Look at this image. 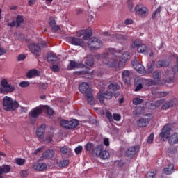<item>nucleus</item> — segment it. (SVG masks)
<instances>
[{
  "label": "nucleus",
  "instance_id": "nucleus-1",
  "mask_svg": "<svg viewBox=\"0 0 178 178\" xmlns=\"http://www.w3.org/2000/svg\"><path fill=\"white\" fill-rule=\"evenodd\" d=\"M120 52H122V50H115L114 48L108 49L101 56V58L103 59V63L110 67H115L116 65L120 69L121 67H124V65H126L127 62L126 60H123V58H120L118 61V59H113L112 57H111V55L120 54Z\"/></svg>",
  "mask_w": 178,
  "mask_h": 178
},
{
  "label": "nucleus",
  "instance_id": "nucleus-2",
  "mask_svg": "<svg viewBox=\"0 0 178 178\" xmlns=\"http://www.w3.org/2000/svg\"><path fill=\"white\" fill-rule=\"evenodd\" d=\"M79 90L81 94H84L89 105L94 104V96H92V91L90 88V85L87 82H83L79 86Z\"/></svg>",
  "mask_w": 178,
  "mask_h": 178
},
{
  "label": "nucleus",
  "instance_id": "nucleus-3",
  "mask_svg": "<svg viewBox=\"0 0 178 178\" xmlns=\"http://www.w3.org/2000/svg\"><path fill=\"white\" fill-rule=\"evenodd\" d=\"M19 108V102L17 101H13L11 97L5 96L3 100V109L10 112V111H16Z\"/></svg>",
  "mask_w": 178,
  "mask_h": 178
},
{
  "label": "nucleus",
  "instance_id": "nucleus-4",
  "mask_svg": "<svg viewBox=\"0 0 178 178\" xmlns=\"http://www.w3.org/2000/svg\"><path fill=\"white\" fill-rule=\"evenodd\" d=\"M47 47V42H42L41 43H38L35 44V43H32L29 46V49L31 52V54H33V55H35L36 56H40L41 55V49L43 48H46Z\"/></svg>",
  "mask_w": 178,
  "mask_h": 178
},
{
  "label": "nucleus",
  "instance_id": "nucleus-5",
  "mask_svg": "<svg viewBox=\"0 0 178 178\" xmlns=\"http://www.w3.org/2000/svg\"><path fill=\"white\" fill-rule=\"evenodd\" d=\"M89 49L91 51H95L99 49L102 47V41L97 38H91L88 42Z\"/></svg>",
  "mask_w": 178,
  "mask_h": 178
},
{
  "label": "nucleus",
  "instance_id": "nucleus-6",
  "mask_svg": "<svg viewBox=\"0 0 178 178\" xmlns=\"http://www.w3.org/2000/svg\"><path fill=\"white\" fill-rule=\"evenodd\" d=\"M146 117L141 118L137 121L138 127H147L149 124V122L154 119V116L152 113H147L145 115Z\"/></svg>",
  "mask_w": 178,
  "mask_h": 178
},
{
  "label": "nucleus",
  "instance_id": "nucleus-7",
  "mask_svg": "<svg viewBox=\"0 0 178 178\" xmlns=\"http://www.w3.org/2000/svg\"><path fill=\"white\" fill-rule=\"evenodd\" d=\"M111 41H118L120 44L123 45L127 43V40H129V36L127 35H122L119 33L112 34L109 35L108 38Z\"/></svg>",
  "mask_w": 178,
  "mask_h": 178
},
{
  "label": "nucleus",
  "instance_id": "nucleus-8",
  "mask_svg": "<svg viewBox=\"0 0 178 178\" xmlns=\"http://www.w3.org/2000/svg\"><path fill=\"white\" fill-rule=\"evenodd\" d=\"M170 130H172V124H167L165 126H164L161 129V133L159 134L161 140H163V141H166V140L169 138V136H170Z\"/></svg>",
  "mask_w": 178,
  "mask_h": 178
},
{
  "label": "nucleus",
  "instance_id": "nucleus-9",
  "mask_svg": "<svg viewBox=\"0 0 178 178\" xmlns=\"http://www.w3.org/2000/svg\"><path fill=\"white\" fill-rule=\"evenodd\" d=\"M135 13L140 17H147L148 16V8L143 4H139L135 7Z\"/></svg>",
  "mask_w": 178,
  "mask_h": 178
},
{
  "label": "nucleus",
  "instance_id": "nucleus-10",
  "mask_svg": "<svg viewBox=\"0 0 178 178\" xmlns=\"http://www.w3.org/2000/svg\"><path fill=\"white\" fill-rule=\"evenodd\" d=\"M97 99L101 104H104V99H112V93L108 90H102L97 94Z\"/></svg>",
  "mask_w": 178,
  "mask_h": 178
},
{
  "label": "nucleus",
  "instance_id": "nucleus-11",
  "mask_svg": "<svg viewBox=\"0 0 178 178\" xmlns=\"http://www.w3.org/2000/svg\"><path fill=\"white\" fill-rule=\"evenodd\" d=\"M132 48H137L138 52L139 54H147L148 51V47L145 44L140 43L138 40L134 41L131 44Z\"/></svg>",
  "mask_w": 178,
  "mask_h": 178
},
{
  "label": "nucleus",
  "instance_id": "nucleus-12",
  "mask_svg": "<svg viewBox=\"0 0 178 178\" xmlns=\"http://www.w3.org/2000/svg\"><path fill=\"white\" fill-rule=\"evenodd\" d=\"M43 112V108L42 106H39L38 107H35L33 108L30 112H29V116L32 118L33 119H37L41 113Z\"/></svg>",
  "mask_w": 178,
  "mask_h": 178
},
{
  "label": "nucleus",
  "instance_id": "nucleus-13",
  "mask_svg": "<svg viewBox=\"0 0 178 178\" xmlns=\"http://www.w3.org/2000/svg\"><path fill=\"white\" fill-rule=\"evenodd\" d=\"M1 85L4 88L6 92H13L15 90L13 86L9 84L6 79L1 80Z\"/></svg>",
  "mask_w": 178,
  "mask_h": 178
},
{
  "label": "nucleus",
  "instance_id": "nucleus-14",
  "mask_svg": "<svg viewBox=\"0 0 178 178\" xmlns=\"http://www.w3.org/2000/svg\"><path fill=\"white\" fill-rule=\"evenodd\" d=\"M132 66L136 72H138L140 74H143L145 72V67L141 65V63H139V62L137 60H134L132 61Z\"/></svg>",
  "mask_w": 178,
  "mask_h": 178
},
{
  "label": "nucleus",
  "instance_id": "nucleus-15",
  "mask_svg": "<svg viewBox=\"0 0 178 178\" xmlns=\"http://www.w3.org/2000/svg\"><path fill=\"white\" fill-rule=\"evenodd\" d=\"M178 104L177 99H172L170 101L166 102L161 107L163 111H166L172 106H176Z\"/></svg>",
  "mask_w": 178,
  "mask_h": 178
},
{
  "label": "nucleus",
  "instance_id": "nucleus-16",
  "mask_svg": "<svg viewBox=\"0 0 178 178\" xmlns=\"http://www.w3.org/2000/svg\"><path fill=\"white\" fill-rule=\"evenodd\" d=\"M48 165L45 163H35L33 165V169L37 172H45Z\"/></svg>",
  "mask_w": 178,
  "mask_h": 178
},
{
  "label": "nucleus",
  "instance_id": "nucleus-17",
  "mask_svg": "<svg viewBox=\"0 0 178 178\" xmlns=\"http://www.w3.org/2000/svg\"><path fill=\"white\" fill-rule=\"evenodd\" d=\"M122 79L125 84H130L131 79L130 72L127 70L122 71Z\"/></svg>",
  "mask_w": 178,
  "mask_h": 178
},
{
  "label": "nucleus",
  "instance_id": "nucleus-18",
  "mask_svg": "<svg viewBox=\"0 0 178 178\" xmlns=\"http://www.w3.org/2000/svg\"><path fill=\"white\" fill-rule=\"evenodd\" d=\"M71 44L76 47H83L84 45V40L82 38L71 37Z\"/></svg>",
  "mask_w": 178,
  "mask_h": 178
},
{
  "label": "nucleus",
  "instance_id": "nucleus-19",
  "mask_svg": "<svg viewBox=\"0 0 178 178\" xmlns=\"http://www.w3.org/2000/svg\"><path fill=\"white\" fill-rule=\"evenodd\" d=\"M136 152H138V146L131 147L126 152L127 156L129 158H133Z\"/></svg>",
  "mask_w": 178,
  "mask_h": 178
},
{
  "label": "nucleus",
  "instance_id": "nucleus-20",
  "mask_svg": "<svg viewBox=\"0 0 178 178\" xmlns=\"http://www.w3.org/2000/svg\"><path fill=\"white\" fill-rule=\"evenodd\" d=\"M47 60L50 63H56V62L59 61V58L55 53L49 52L47 54Z\"/></svg>",
  "mask_w": 178,
  "mask_h": 178
},
{
  "label": "nucleus",
  "instance_id": "nucleus-21",
  "mask_svg": "<svg viewBox=\"0 0 178 178\" xmlns=\"http://www.w3.org/2000/svg\"><path fill=\"white\" fill-rule=\"evenodd\" d=\"M40 72L35 69H32L27 72L26 78L27 79H33L34 77H39Z\"/></svg>",
  "mask_w": 178,
  "mask_h": 178
},
{
  "label": "nucleus",
  "instance_id": "nucleus-22",
  "mask_svg": "<svg viewBox=\"0 0 178 178\" xmlns=\"http://www.w3.org/2000/svg\"><path fill=\"white\" fill-rule=\"evenodd\" d=\"M102 149H104V146L102 145H98L97 147H93L92 155H93V156H99Z\"/></svg>",
  "mask_w": 178,
  "mask_h": 178
},
{
  "label": "nucleus",
  "instance_id": "nucleus-23",
  "mask_svg": "<svg viewBox=\"0 0 178 178\" xmlns=\"http://www.w3.org/2000/svg\"><path fill=\"white\" fill-rule=\"evenodd\" d=\"M54 155L55 151L52 149H48L42 154V159H51V158H54Z\"/></svg>",
  "mask_w": 178,
  "mask_h": 178
},
{
  "label": "nucleus",
  "instance_id": "nucleus-24",
  "mask_svg": "<svg viewBox=\"0 0 178 178\" xmlns=\"http://www.w3.org/2000/svg\"><path fill=\"white\" fill-rule=\"evenodd\" d=\"M165 102V99H160V100H157L156 102H153L150 104V109H152V111H155V109H156V108H159V106H161V105H162V104H164Z\"/></svg>",
  "mask_w": 178,
  "mask_h": 178
},
{
  "label": "nucleus",
  "instance_id": "nucleus-25",
  "mask_svg": "<svg viewBox=\"0 0 178 178\" xmlns=\"http://www.w3.org/2000/svg\"><path fill=\"white\" fill-rule=\"evenodd\" d=\"M162 77V73L159 70H156L153 72V80L156 84L161 81Z\"/></svg>",
  "mask_w": 178,
  "mask_h": 178
},
{
  "label": "nucleus",
  "instance_id": "nucleus-26",
  "mask_svg": "<svg viewBox=\"0 0 178 178\" xmlns=\"http://www.w3.org/2000/svg\"><path fill=\"white\" fill-rule=\"evenodd\" d=\"M175 172V165L173 164L168 165L163 170V173L165 175H172Z\"/></svg>",
  "mask_w": 178,
  "mask_h": 178
},
{
  "label": "nucleus",
  "instance_id": "nucleus-27",
  "mask_svg": "<svg viewBox=\"0 0 178 178\" xmlns=\"http://www.w3.org/2000/svg\"><path fill=\"white\" fill-rule=\"evenodd\" d=\"M168 65H169V61L166 60H159L156 63V67L158 69H161V67H168Z\"/></svg>",
  "mask_w": 178,
  "mask_h": 178
},
{
  "label": "nucleus",
  "instance_id": "nucleus-28",
  "mask_svg": "<svg viewBox=\"0 0 178 178\" xmlns=\"http://www.w3.org/2000/svg\"><path fill=\"white\" fill-rule=\"evenodd\" d=\"M168 143L171 145H173L175 144H177L178 143V134L175 133L172 134L168 139Z\"/></svg>",
  "mask_w": 178,
  "mask_h": 178
},
{
  "label": "nucleus",
  "instance_id": "nucleus-29",
  "mask_svg": "<svg viewBox=\"0 0 178 178\" xmlns=\"http://www.w3.org/2000/svg\"><path fill=\"white\" fill-rule=\"evenodd\" d=\"M80 65L74 60H71L69 65L67 67V70H73V69L79 68Z\"/></svg>",
  "mask_w": 178,
  "mask_h": 178
},
{
  "label": "nucleus",
  "instance_id": "nucleus-30",
  "mask_svg": "<svg viewBox=\"0 0 178 178\" xmlns=\"http://www.w3.org/2000/svg\"><path fill=\"white\" fill-rule=\"evenodd\" d=\"M42 108L43 109V112H46L48 116H52V115H54V109L51 107L48 106H42Z\"/></svg>",
  "mask_w": 178,
  "mask_h": 178
},
{
  "label": "nucleus",
  "instance_id": "nucleus-31",
  "mask_svg": "<svg viewBox=\"0 0 178 178\" xmlns=\"http://www.w3.org/2000/svg\"><path fill=\"white\" fill-rule=\"evenodd\" d=\"M69 129H76L79 126V121L76 119H74L71 121H68Z\"/></svg>",
  "mask_w": 178,
  "mask_h": 178
},
{
  "label": "nucleus",
  "instance_id": "nucleus-32",
  "mask_svg": "<svg viewBox=\"0 0 178 178\" xmlns=\"http://www.w3.org/2000/svg\"><path fill=\"white\" fill-rule=\"evenodd\" d=\"M85 63L87 66H94V58H92V56H87Z\"/></svg>",
  "mask_w": 178,
  "mask_h": 178
},
{
  "label": "nucleus",
  "instance_id": "nucleus-33",
  "mask_svg": "<svg viewBox=\"0 0 178 178\" xmlns=\"http://www.w3.org/2000/svg\"><path fill=\"white\" fill-rule=\"evenodd\" d=\"M99 156L101 159H108L109 158V152L102 149Z\"/></svg>",
  "mask_w": 178,
  "mask_h": 178
},
{
  "label": "nucleus",
  "instance_id": "nucleus-34",
  "mask_svg": "<svg viewBox=\"0 0 178 178\" xmlns=\"http://www.w3.org/2000/svg\"><path fill=\"white\" fill-rule=\"evenodd\" d=\"M16 27H20V24L24 22V18L22 15H17L16 17Z\"/></svg>",
  "mask_w": 178,
  "mask_h": 178
},
{
  "label": "nucleus",
  "instance_id": "nucleus-35",
  "mask_svg": "<svg viewBox=\"0 0 178 178\" xmlns=\"http://www.w3.org/2000/svg\"><path fill=\"white\" fill-rule=\"evenodd\" d=\"M85 149L88 152H91L94 149V143L88 142L85 145Z\"/></svg>",
  "mask_w": 178,
  "mask_h": 178
},
{
  "label": "nucleus",
  "instance_id": "nucleus-36",
  "mask_svg": "<svg viewBox=\"0 0 178 178\" xmlns=\"http://www.w3.org/2000/svg\"><path fill=\"white\" fill-rule=\"evenodd\" d=\"M91 35H92V31H91V29H88V31L85 32V34H83V40H85V41H87L90 39V37H91Z\"/></svg>",
  "mask_w": 178,
  "mask_h": 178
},
{
  "label": "nucleus",
  "instance_id": "nucleus-37",
  "mask_svg": "<svg viewBox=\"0 0 178 178\" xmlns=\"http://www.w3.org/2000/svg\"><path fill=\"white\" fill-rule=\"evenodd\" d=\"M154 66H155V61L153 60L152 61L150 65L147 66V73H148L149 74L152 73V72H154Z\"/></svg>",
  "mask_w": 178,
  "mask_h": 178
},
{
  "label": "nucleus",
  "instance_id": "nucleus-38",
  "mask_svg": "<svg viewBox=\"0 0 178 178\" xmlns=\"http://www.w3.org/2000/svg\"><path fill=\"white\" fill-rule=\"evenodd\" d=\"M67 165H69V160L66 159L62 160L58 163L59 168H65L67 166Z\"/></svg>",
  "mask_w": 178,
  "mask_h": 178
},
{
  "label": "nucleus",
  "instance_id": "nucleus-39",
  "mask_svg": "<svg viewBox=\"0 0 178 178\" xmlns=\"http://www.w3.org/2000/svg\"><path fill=\"white\" fill-rule=\"evenodd\" d=\"M145 84L147 87H151V86H156L157 83H155L154 79H146L145 81Z\"/></svg>",
  "mask_w": 178,
  "mask_h": 178
},
{
  "label": "nucleus",
  "instance_id": "nucleus-40",
  "mask_svg": "<svg viewBox=\"0 0 178 178\" xmlns=\"http://www.w3.org/2000/svg\"><path fill=\"white\" fill-rule=\"evenodd\" d=\"M119 87L118 83H111L108 86L109 90H112L113 91H117V90H119Z\"/></svg>",
  "mask_w": 178,
  "mask_h": 178
},
{
  "label": "nucleus",
  "instance_id": "nucleus-41",
  "mask_svg": "<svg viewBox=\"0 0 178 178\" xmlns=\"http://www.w3.org/2000/svg\"><path fill=\"white\" fill-rule=\"evenodd\" d=\"M2 169V172L3 173H9L10 172V166L8 165H3V166H1Z\"/></svg>",
  "mask_w": 178,
  "mask_h": 178
},
{
  "label": "nucleus",
  "instance_id": "nucleus-42",
  "mask_svg": "<svg viewBox=\"0 0 178 178\" xmlns=\"http://www.w3.org/2000/svg\"><path fill=\"white\" fill-rule=\"evenodd\" d=\"M15 163H17V165H18L19 166H23V165L26 163V159L18 158L16 159Z\"/></svg>",
  "mask_w": 178,
  "mask_h": 178
},
{
  "label": "nucleus",
  "instance_id": "nucleus-43",
  "mask_svg": "<svg viewBox=\"0 0 178 178\" xmlns=\"http://www.w3.org/2000/svg\"><path fill=\"white\" fill-rule=\"evenodd\" d=\"M144 102V99L136 97L133 99L134 105H140V104H143Z\"/></svg>",
  "mask_w": 178,
  "mask_h": 178
},
{
  "label": "nucleus",
  "instance_id": "nucleus-44",
  "mask_svg": "<svg viewBox=\"0 0 178 178\" xmlns=\"http://www.w3.org/2000/svg\"><path fill=\"white\" fill-rule=\"evenodd\" d=\"M60 126L62 127H64L65 129H69V121L66 120H63L60 122Z\"/></svg>",
  "mask_w": 178,
  "mask_h": 178
},
{
  "label": "nucleus",
  "instance_id": "nucleus-45",
  "mask_svg": "<svg viewBox=\"0 0 178 178\" xmlns=\"http://www.w3.org/2000/svg\"><path fill=\"white\" fill-rule=\"evenodd\" d=\"M37 137L39 140V141L41 143V141H44V132H40L38 131H36Z\"/></svg>",
  "mask_w": 178,
  "mask_h": 178
},
{
  "label": "nucleus",
  "instance_id": "nucleus-46",
  "mask_svg": "<svg viewBox=\"0 0 178 178\" xmlns=\"http://www.w3.org/2000/svg\"><path fill=\"white\" fill-rule=\"evenodd\" d=\"M19 86L22 88H26V87H29L30 86V82H29V81H21L19 83Z\"/></svg>",
  "mask_w": 178,
  "mask_h": 178
},
{
  "label": "nucleus",
  "instance_id": "nucleus-47",
  "mask_svg": "<svg viewBox=\"0 0 178 178\" xmlns=\"http://www.w3.org/2000/svg\"><path fill=\"white\" fill-rule=\"evenodd\" d=\"M129 56H130V52H129V51H125V52L122 54L121 59H123L124 60H125V61L127 62V60L129 59Z\"/></svg>",
  "mask_w": 178,
  "mask_h": 178
},
{
  "label": "nucleus",
  "instance_id": "nucleus-48",
  "mask_svg": "<svg viewBox=\"0 0 178 178\" xmlns=\"http://www.w3.org/2000/svg\"><path fill=\"white\" fill-rule=\"evenodd\" d=\"M162 8L161 7H159L155 12L152 14V19H156V15H158V13H161V10Z\"/></svg>",
  "mask_w": 178,
  "mask_h": 178
},
{
  "label": "nucleus",
  "instance_id": "nucleus-49",
  "mask_svg": "<svg viewBox=\"0 0 178 178\" xmlns=\"http://www.w3.org/2000/svg\"><path fill=\"white\" fill-rule=\"evenodd\" d=\"M74 151H75V154L76 155H79V154H81L83 151V146L79 145L75 148Z\"/></svg>",
  "mask_w": 178,
  "mask_h": 178
},
{
  "label": "nucleus",
  "instance_id": "nucleus-50",
  "mask_svg": "<svg viewBox=\"0 0 178 178\" xmlns=\"http://www.w3.org/2000/svg\"><path fill=\"white\" fill-rule=\"evenodd\" d=\"M39 88H42V90H47L48 88V83H38Z\"/></svg>",
  "mask_w": 178,
  "mask_h": 178
},
{
  "label": "nucleus",
  "instance_id": "nucleus-51",
  "mask_svg": "<svg viewBox=\"0 0 178 178\" xmlns=\"http://www.w3.org/2000/svg\"><path fill=\"white\" fill-rule=\"evenodd\" d=\"M156 175L155 172H148L146 174V178H154Z\"/></svg>",
  "mask_w": 178,
  "mask_h": 178
},
{
  "label": "nucleus",
  "instance_id": "nucleus-52",
  "mask_svg": "<svg viewBox=\"0 0 178 178\" xmlns=\"http://www.w3.org/2000/svg\"><path fill=\"white\" fill-rule=\"evenodd\" d=\"M113 119L114 120H115L116 122H119L120 120V119H122V117L120 116V115H119L118 113H113Z\"/></svg>",
  "mask_w": 178,
  "mask_h": 178
},
{
  "label": "nucleus",
  "instance_id": "nucleus-53",
  "mask_svg": "<svg viewBox=\"0 0 178 178\" xmlns=\"http://www.w3.org/2000/svg\"><path fill=\"white\" fill-rule=\"evenodd\" d=\"M106 117L109 120V122H113V117L112 116V113L109 111L106 113Z\"/></svg>",
  "mask_w": 178,
  "mask_h": 178
},
{
  "label": "nucleus",
  "instance_id": "nucleus-54",
  "mask_svg": "<svg viewBox=\"0 0 178 178\" xmlns=\"http://www.w3.org/2000/svg\"><path fill=\"white\" fill-rule=\"evenodd\" d=\"M154 141V133L150 134L147 138V144H152Z\"/></svg>",
  "mask_w": 178,
  "mask_h": 178
},
{
  "label": "nucleus",
  "instance_id": "nucleus-55",
  "mask_svg": "<svg viewBox=\"0 0 178 178\" xmlns=\"http://www.w3.org/2000/svg\"><path fill=\"white\" fill-rule=\"evenodd\" d=\"M37 131L40 133H45V124H41L37 129Z\"/></svg>",
  "mask_w": 178,
  "mask_h": 178
},
{
  "label": "nucleus",
  "instance_id": "nucleus-56",
  "mask_svg": "<svg viewBox=\"0 0 178 178\" xmlns=\"http://www.w3.org/2000/svg\"><path fill=\"white\" fill-rule=\"evenodd\" d=\"M70 149L67 147H63L60 148V152L61 154H67V152H69Z\"/></svg>",
  "mask_w": 178,
  "mask_h": 178
},
{
  "label": "nucleus",
  "instance_id": "nucleus-57",
  "mask_svg": "<svg viewBox=\"0 0 178 178\" xmlns=\"http://www.w3.org/2000/svg\"><path fill=\"white\" fill-rule=\"evenodd\" d=\"M24 59H26V55L24 54H19L17 58L18 62H21V60H24Z\"/></svg>",
  "mask_w": 178,
  "mask_h": 178
},
{
  "label": "nucleus",
  "instance_id": "nucleus-58",
  "mask_svg": "<svg viewBox=\"0 0 178 178\" xmlns=\"http://www.w3.org/2000/svg\"><path fill=\"white\" fill-rule=\"evenodd\" d=\"M52 72H56V73H58L60 68L59 66L56 65H54L51 68Z\"/></svg>",
  "mask_w": 178,
  "mask_h": 178
},
{
  "label": "nucleus",
  "instance_id": "nucleus-59",
  "mask_svg": "<svg viewBox=\"0 0 178 178\" xmlns=\"http://www.w3.org/2000/svg\"><path fill=\"white\" fill-rule=\"evenodd\" d=\"M86 30H81L76 33L77 37H81L86 34Z\"/></svg>",
  "mask_w": 178,
  "mask_h": 178
},
{
  "label": "nucleus",
  "instance_id": "nucleus-60",
  "mask_svg": "<svg viewBox=\"0 0 178 178\" xmlns=\"http://www.w3.org/2000/svg\"><path fill=\"white\" fill-rule=\"evenodd\" d=\"M134 22L133 19L128 18L127 19H125L124 21V24H126L127 26H129L130 24H133Z\"/></svg>",
  "mask_w": 178,
  "mask_h": 178
},
{
  "label": "nucleus",
  "instance_id": "nucleus-61",
  "mask_svg": "<svg viewBox=\"0 0 178 178\" xmlns=\"http://www.w3.org/2000/svg\"><path fill=\"white\" fill-rule=\"evenodd\" d=\"M56 25V21H55V19H50L49 22V26L51 28L54 27V26Z\"/></svg>",
  "mask_w": 178,
  "mask_h": 178
},
{
  "label": "nucleus",
  "instance_id": "nucleus-62",
  "mask_svg": "<svg viewBox=\"0 0 178 178\" xmlns=\"http://www.w3.org/2000/svg\"><path fill=\"white\" fill-rule=\"evenodd\" d=\"M59 29H60V27L58 25H54L51 28V31L53 33H56V31H58V30H59Z\"/></svg>",
  "mask_w": 178,
  "mask_h": 178
},
{
  "label": "nucleus",
  "instance_id": "nucleus-63",
  "mask_svg": "<svg viewBox=\"0 0 178 178\" xmlns=\"http://www.w3.org/2000/svg\"><path fill=\"white\" fill-rule=\"evenodd\" d=\"M141 88H143V84L142 83H139L136 86L134 91L137 92V91H140V90H141Z\"/></svg>",
  "mask_w": 178,
  "mask_h": 178
},
{
  "label": "nucleus",
  "instance_id": "nucleus-64",
  "mask_svg": "<svg viewBox=\"0 0 178 178\" xmlns=\"http://www.w3.org/2000/svg\"><path fill=\"white\" fill-rule=\"evenodd\" d=\"M168 95V92H160L159 93V97H161V98H163Z\"/></svg>",
  "mask_w": 178,
  "mask_h": 178
}]
</instances>
